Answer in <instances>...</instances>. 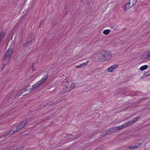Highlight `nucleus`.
Instances as JSON below:
<instances>
[{
    "instance_id": "obj_12",
    "label": "nucleus",
    "mask_w": 150,
    "mask_h": 150,
    "mask_svg": "<svg viewBox=\"0 0 150 150\" xmlns=\"http://www.w3.org/2000/svg\"><path fill=\"white\" fill-rule=\"evenodd\" d=\"M29 87V86H27L22 91H21L19 92L18 93H19V95H18V96H15V98H17L19 97L21 95V94H22V93H23V92L27 91V90L28 89Z\"/></svg>"
},
{
    "instance_id": "obj_13",
    "label": "nucleus",
    "mask_w": 150,
    "mask_h": 150,
    "mask_svg": "<svg viewBox=\"0 0 150 150\" xmlns=\"http://www.w3.org/2000/svg\"><path fill=\"white\" fill-rule=\"evenodd\" d=\"M138 0H130L129 3L132 6L135 5Z\"/></svg>"
},
{
    "instance_id": "obj_4",
    "label": "nucleus",
    "mask_w": 150,
    "mask_h": 150,
    "mask_svg": "<svg viewBox=\"0 0 150 150\" xmlns=\"http://www.w3.org/2000/svg\"><path fill=\"white\" fill-rule=\"evenodd\" d=\"M28 122V119H25L22 121L19 125L17 126L16 129L14 131L13 133L16 132L19 129L23 127L27 124Z\"/></svg>"
},
{
    "instance_id": "obj_17",
    "label": "nucleus",
    "mask_w": 150,
    "mask_h": 150,
    "mask_svg": "<svg viewBox=\"0 0 150 150\" xmlns=\"http://www.w3.org/2000/svg\"><path fill=\"white\" fill-rule=\"evenodd\" d=\"M142 144L141 143H140L136 144L135 145L136 146L137 148V149Z\"/></svg>"
},
{
    "instance_id": "obj_7",
    "label": "nucleus",
    "mask_w": 150,
    "mask_h": 150,
    "mask_svg": "<svg viewBox=\"0 0 150 150\" xmlns=\"http://www.w3.org/2000/svg\"><path fill=\"white\" fill-rule=\"evenodd\" d=\"M118 67V65L115 64L110 66L108 68V71L109 72H112L115 69H116Z\"/></svg>"
},
{
    "instance_id": "obj_19",
    "label": "nucleus",
    "mask_w": 150,
    "mask_h": 150,
    "mask_svg": "<svg viewBox=\"0 0 150 150\" xmlns=\"http://www.w3.org/2000/svg\"><path fill=\"white\" fill-rule=\"evenodd\" d=\"M130 148H131V150H132L133 149H137L136 146L135 145L130 146Z\"/></svg>"
},
{
    "instance_id": "obj_3",
    "label": "nucleus",
    "mask_w": 150,
    "mask_h": 150,
    "mask_svg": "<svg viewBox=\"0 0 150 150\" xmlns=\"http://www.w3.org/2000/svg\"><path fill=\"white\" fill-rule=\"evenodd\" d=\"M12 50L10 49L7 50L4 57L3 62L8 63L9 60L11 59Z\"/></svg>"
},
{
    "instance_id": "obj_14",
    "label": "nucleus",
    "mask_w": 150,
    "mask_h": 150,
    "mask_svg": "<svg viewBox=\"0 0 150 150\" xmlns=\"http://www.w3.org/2000/svg\"><path fill=\"white\" fill-rule=\"evenodd\" d=\"M148 65H144L143 66L141 67L140 68V70H141V71H143V70H145L146 69H147L148 68Z\"/></svg>"
},
{
    "instance_id": "obj_9",
    "label": "nucleus",
    "mask_w": 150,
    "mask_h": 150,
    "mask_svg": "<svg viewBox=\"0 0 150 150\" xmlns=\"http://www.w3.org/2000/svg\"><path fill=\"white\" fill-rule=\"evenodd\" d=\"M132 6L128 2L123 6V8L124 10L127 11L130 9Z\"/></svg>"
},
{
    "instance_id": "obj_24",
    "label": "nucleus",
    "mask_w": 150,
    "mask_h": 150,
    "mask_svg": "<svg viewBox=\"0 0 150 150\" xmlns=\"http://www.w3.org/2000/svg\"><path fill=\"white\" fill-rule=\"evenodd\" d=\"M82 67L81 64H80L79 65L77 66L76 67V68H81Z\"/></svg>"
},
{
    "instance_id": "obj_10",
    "label": "nucleus",
    "mask_w": 150,
    "mask_h": 150,
    "mask_svg": "<svg viewBox=\"0 0 150 150\" xmlns=\"http://www.w3.org/2000/svg\"><path fill=\"white\" fill-rule=\"evenodd\" d=\"M48 76V74H47L39 82H38V86H40V85L42 84L43 82L47 79V77Z\"/></svg>"
},
{
    "instance_id": "obj_23",
    "label": "nucleus",
    "mask_w": 150,
    "mask_h": 150,
    "mask_svg": "<svg viewBox=\"0 0 150 150\" xmlns=\"http://www.w3.org/2000/svg\"><path fill=\"white\" fill-rule=\"evenodd\" d=\"M130 146L128 147L125 149V150H131V148H130Z\"/></svg>"
},
{
    "instance_id": "obj_1",
    "label": "nucleus",
    "mask_w": 150,
    "mask_h": 150,
    "mask_svg": "<svg viewBox=\"0 0 150 150\" xmlns=\"http://www.w3.org/2000/svg\"><path fill=\"white\" fill-rule=\"evenodd\" d=\"M112 56L111 53L109 51L102 50L98 54V58L100 61H107L111 59Z\"/></svg>"
},
{
    "instance_id": "obj_8",
    "label": "nucleus",
    "mask_w": 150,
    "mask_h": 150,
    "mask_svg": "<svg viewBox=\"0 0 150 150\" xmlns=\"http://www.w3.org/2000/svg\"><path fill=\"white\" fill-rule=\"evenodd\" d=\"M140 118V117H135V118H134L131 121H128V122H127L128 125L129 126L131 124H133L134 123L136 122Z\"/></svg>"
},
{
    "instance_id": "obj_15",
    "label": "nucleus",
    "mask_w": 150,
    "mask_h": 150,
    "mask_svg": "<svg viewBox=\"0 0 150 150\" xmlns=\"http://www.w3.org/2000/svg\"><path fill=\"white\" fill-rule=\"evenodd\" d=\"M110 32V30L108 29L104 31L103 33L105 35H107Z\"/></svg>"
},
{
    "instance_id": "obj_18",
    "label": "nucleus",
    "mask_w": 150,
    "mask_h": 150,
    "mask_svg": "<svg viewBox=\"0 0 150 150\" xmlns=\"http://www.w3.org/2000/svg\"><path fill=\"white\" fill-rule=\"evenodd\" d=\"M36 65V64L34 63L32 65V68L33 71H35V66Z\"/></svg>"
},
{
    "instance_id": "obj_21",
    "label": "nucleus",
    "mask_w": 150,
    "mask_h": 150,
    "mask_svg": "<svg viewBox=\"0 0 150 150\" xmlns=\"http://www.w3.org/2000/svg\"><path fill=\"white\" fill-rule=\"evenodd\" d=\"M4 63L3 64V66L1 68V70H2L3 69H4L5 66L8 63H6L5 62H3Z\"/></svg>"
},
{
    "instance_id": "obj_5",
    "label": "nucleus",
    "mask_w": 150,
    "mask_h": 150,
    "mask_svg": "<svg viewBox=\"0 0 150 150\" xmlns=\"http://www.w3.org/2000/svg\"><path fill=\"white\" fill-rule=\"evenodd\" d=\"M32 38H31V39L30 40L27 42H26L23 45V46L25 47H27L28 46H30L32 44V42H34V37L32 36Z\"/></svg>"
},
{
    "instance_id": "obj_26",
    "label": "nucleus",
    "mask_w": 150,
    "mask_h": 150,
    "mask_svg": "<svg viewBox=\"0 0 150 150\" xmlns=\"http://www.w3.org/2000/svg\"><path fill=\"white\" fill-rule=\"evenodd\" d=\"M70 137H72V136H71V135H70Z\"/></svg>"
},
{
    "instance_id": "obj_11",
    "label": "nucleus",
    "mask_w": 150,
    "mask_h": 150,
    "mask_svg": "<svg viewBox=\"0 0 150 150\" xmlns=\"http://www.w3.org/2000/svg\"><path fill=\"white\" fill-rule=\"evenodd\" d=\"M38 87V84L37 83H36L34 84V85L32 86V87L31 88H30L29 89H28V91H29V92H30L31 91H33V90H34L35 89H36Z\"/></svg>"
},
{
    "instance_id": "obj_6",
    "label": "nucleus",
    "mask_w": 150,
    "mask_h": 150,
    "mask_svg": "<svg viewBox=\"0 0 150 150\" xmlns=\"http://www.w3.org/2000/svg\"><path fill=\"white\" fill-rule=\"evenodd\" d=\"M128 126L127 123H125L124 124H123L122 125H121L120 126L116 127H114L112 128L113 129H114L115 130H119L120 129H122L123 128L127 126Z\"/></svg>"
},
{
    "instance_id": "obj_22",
    "label": "nucleus",
    "mask_w": 150,
    "mask_h": 150,
    "mask_svg": "<svg viewBox=\"0 0 150 150\" xmlns=\"http://www.w3.org/2000/svg\"><path fill=\"white\" fill-rule=\"evenodd\" d=\"M146 76H148L150 75V70L148 71L147 72L145 73Z\"/></svg>"
},
{
    "instance_id": "obj_2",
    "label": "nucleus",
    "mask_w": 150,
    "mask_h": 150,
    "mask_svg": "<svg viewBox=\"0 0 150 150\" xmlns=\"http://www.w3.org/2000/svg\"><path fill=\"white\" fill-rule=\"evenodd\" d=\"M63 85H64L63 89L64 91L65 92L70 91L75 87L74 83L71 81L69 82L67 79H65L64 80Z\"/></svg>"
},
{
    "instance_id": "obj_16",
    "label": "nucleus",
    "mask_w": 150,
    "mask_h": 150,
    "mask_svg": "<svg viewBox=\"0 0 150 150\" xmlns=\"http://www.w3.org/2000/svg\"><path fill=\"white\" fill-rule=\"evenodd\" d=\"M88 61H87L86 62L82 63V64H80L81 67H83L84 66H85L86 65L88 64Z\"/></svg>"
},
{
    "instance_id": "obj_27",
    "label": "nucleus",
    "mask_w": 150,
    "mask_h": 150,
    "mask_svg": "<svg viewBox=\"0 0 150 150\" xmlns=\"http://www.w3.org/2000/svg\"><path fill=\"white\" fill-rule=\"evenodd\" d=\"M106 132L107 133H108V132H107V131H106Z\"/></svg>"
},
{
    "instance_id": "obj_25",
    "label": "nucleus",
    "mask_w": 150,
    "mask_h": 150,
    "mask_svg": "<svg viewBox=\"0 0 150 150\" xmlns=\"http://www.w3.org/2000/svg\"><path fill=\"white\" fill-rule=\"evenodd\" d=\"M18 95H19V94L18 93L17 94V95L16 96H18Z\"/></svg>"
},
{
    "instance_id": "obj_20",
    "label": "nucleus",
    "mask_w": 150,
    "mask_h": 150,
    "mask_svg": "<svg viewBox=\"0 0 150 150\" xmlns=\"http://www.w3.org/2000/svg\"><path fill=\"white\" fill-rule=\"evenodd\" d=\"M146 55L147 57H150V51L146 53Z\"/></svg>"
}]
</instances>
